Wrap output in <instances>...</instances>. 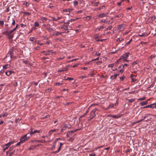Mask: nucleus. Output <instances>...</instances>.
Listing matches in <instances>:
<instances>
[{
    "instance_id": "nucleus-1",
    "label": "nucleus",
    "mask_w": 156,
    "mask_h": 156,
    "mask_svg": "<svg viewBox=\"0 0 156 156\" xmlns=\"http://www.w3.org/2000/svg\"><path fill=\"white\" fill-rule=\"evenodd\" d=\"M3 34L7 35L8 37V38L9 39H12L13 37L14 34L13 33H12L11 30L6 31L3 32Z\"/></svg>"
},
{
    "instance_id": "nucleus-2",
    "label": "nucleus",
    "mask_w": 156,
    "mask_h": 156,
    "mask_svg": "<svg viewBox=\"0 0 156 156\" xmlns=\"http://www.w3.org/2000/svg\"><path fill=\"white\" fill-rule=\"evenodd\" d=\"M31 136L30 135L29 133L24 135L21 138V142L23 143L27 141L30 137Z\"/></svg>"
},
{
    "instance_id": "nucleus-3",
    "label": "nucleus",
    "mask_w": 156,
    "mask_h": 156,
    "mask_svg": "<svg viewBox=\"0 0 156 156\" xmlns=\"http://www.w3.org/2000/svg\"><path fill=\"white\" fill-rule=\"evenodd\" d=\"M98 110V109L95 108L93 109L91 112L89 118L88 119L89 121H90L92 119L94 118L96 116V112Z\"/></svg>"
},
{
    "instance_id": "nucleus-4",
    "label": "nucleus",
    "mask_w": 156,
    "mask_h": 156,
    "mask_svg": "<svg viewBox=\"0 0 156 156\" xmlns=\"http://www.w3.org/2000/svg\"><path fill=\"white\" fill-rule=\"evenodd\" d=\"M42 53H44V55H49L52 54H55L56 52H53L52 50H49L48 51H43L42 52Z\"/></svg>"
},
{
    "instance_id": "nucleus-5",
    "label": "nucleus",
    "mask_w": 156,
    "mask_h": 156,
    "mask_svg": "<svg viewBox=\"0 0 156 156\" xmlns=\"http://www.w3.org/2000/svg\"><path fill=\"white\" fill-rule=\"evenodd\" d=\"M14 142V141H12L11 142H9L7 144H5L3 147V151H5V150L7 149L10 146L13 144Z\"/></svg>"
},
{
    "instance_id": "nucleus-6",
    "label": "nucleus",
    "mask_w": 156,
    "mask_h": 156,
    "mask_svg": "<svg viewBox=\"0 0 156 156\" xmlns=\"http://www.w3.org/2000/svg\"><path fill=\"white\" fill-rule=\"evenodd\" d=\"M13 51L12 50H11L9 51L7 55L5 56V57L4 58H6L8 57H9V56L10 57V58H12L13 54Z\"/></svg>"
},
{
    "instance_id": "nucleus-7",
    "label": "nucleus",
    "mask_w": 156,
    "mask_h": 156,
    "mask_svg": "<svg viewBox=\"0 0 156 156\" xmlns=\"http://www.w3.org/2000/svg\"><path fill=\"white\" fill-rule=\"evenodd\" d=\"M30 130H31V131L30 133H29L30 136H32L33 134H34L36 133H40L41 132L40 130H35L34 131H33V129L32 128H31Z\"/></svg>"
},
{
    "instance_id": "nucleus-8",
    "label": "nucleus",
    "mask_w": 156,
    "mask_h": 156,
    "mask_svg": "<svg viewBox=\"0 0 156 156\" xmlns=\"http://www.w3.org/2000/svg\"><path fill=\"white\" fill-rule=\"evenodd\" d=\"M136 75H133L132 74H131L130 75V77L131 78L132 82H135L136 81Z\"/></svg>"
},
{
    "instance_id": "nucleus-9",
    "label": "nucleus",
    "mask_w": 156,
    "mask_h": 156,
    "mask_svg": "<svg viewBox=\"0 0 156 156\" xmlns=\"http://www.w3.org/2000/svg\"><path fill=\"white\" fill-rule=\"evenodd\" d=\"M124 24H123L119 25L118 26V30L120 31L123 30L124 29Z\"/></svg>"
},
{
    "instance_id": "nucleus-10",
    "label": "nucleus",
    "mask_w": 156,
    "mask_h": 156,
    "mask_svg": "<svg viewBox=\"0 0 156 156\" xmlns=\"http://www.w3.org/2000/svg\"><path fill=\"white\" fill-rule=\"evenodd\" d=\"M108 14V13H102L98 15V16L99 18H102L107 16Z\"/></svg>"
},
{
    "instance_id": "nucleus-11",
    "label": "nucleus",
    "mask_w": 156,
    "mask_h": 156,
    "mask_svg": "<svg viewBox=\"0 0 156 156\" xmlns=\"http://www.w3.org/2000/svg\"><path fill=\"white\" fill-rule=\"evenodd\" d=\"M120 115L119 114H117L116 115H109L108 116L109 117H111L113 118H114L115 119H118L120 117Z\"/></svg>"
},
{
    "instance_id": "nucleus-12",
    "label": "nucleus",
    "mask_w": 156,
    "mask_h": 156,
    "mask_svg": "<svg viewBox=\"0 0 156 156\" xmlns=\"http://www.w3.org/2000/svg\"><path fill=\"white\" fill-rule=\"evenodd\" d=\"M58 139H59L57 138L55 140L53 143V145L51 148V150H53L55 148L56 143Z\"/></svg>"
},
{
    "instance_id": "nucleus-13",
    "label": "nucleus",
    "mask_w": 156,
    "mask_h": 156,
    "mask_svg": "<svg viewBox=\"0 0 156 156\" xmlns=\"http://www.w3.org/2000/svg\"><path fill=\"white\" fill-rule=\"evenodd\" d=\"M63 145V143H60V146H59L57 150L56 151H55L53 152V153H58L61 150V147Z\"/></svg>"
},
{
    "instance_id": "nucleus-14",
    "label": "nucleus",
    "mask_w": 156,
    "mask_h": 156,
    "mask_svg": "<svg viewBox=\"0 0 156 156\" xmlns=\"http://www.w3.org/2000/svg\"><path fill=\"white\" fill-rule=\"evenodd\" d=\"M68 127V125L66 124H64L62 127V128L61 129V131L63 132V131L65 130V129L67 128Z\"/></svg>"
},
{
    "instance_id": "nucleus-15",
    "label": "nucleus",
    "mask_w": 156,
    "mask_h": 156,
    "mask_svg": "<svg viewBox=\"0 0 156 156\" xmlns=\"http://www.w3.org/2000/svg\"><path fill=\"white\" fill-rule=\"evenodd\" d=\"M129 52H127L125 53L124 54L122 55V57H123V59H126L129 56Z\"/></svg>"
},
{
    "instance_id": "nucleus-16",
    "label": "nucleus",
    "mask_w": 156,
    "mask_h": 156,
    "mask_svg": "<svg viewBox=\"0 0 156 156\" xmlns=\"http://www.w3.org/2000/svg\"><path fill=\"white\" fill-rule=\"evenodd\" d=\"M119 75V74H115L113 75L112 76L110 77V79L111 80H113V79H115L116 78L117 76H118Z\"/></svg>"
},
{
    "instance_id": "nucleus-17",
    "label": "nucleus",
    "mask_w": 156,
    "mask_h": 156,
    "mask_svg": "<svg viewBox=\"0 0 156 156\" xmlns=\"http://www.w3.org/2000/svg\"><path fill=\"white\" fill-rule=\"evenodd\" d=\"M69 21H68V23H64L63 24V28H64L65 30L66 29V27H67L69 25Z\"/></svg>"
},
{
    "instance_id": "nucleus-18",
    "label": "nucleus",
    "mask_w": 156,
    "mask_h": 156,
    "mask_svg": "<svg viewBox=\"0 0 156 156\" xmlns=\"http://www.w3.org/2000/svg\"><path fill=\"white\" fill-rule=\"evenodd\" d=\"M58 130V129H52V130H50L49 131V133H48L49 135L50 136L52 134L53 132H55V131H57V130Z\"/></svg>"
},
{
    "instance_id": "nucleus-19",
    "label": "nucleus",
    "mask_w": 156,
    "mask_h": 156,
    "mask_svg": "<svg viewBox=\"0 0 156 156\" xmlns=\"http://www.w3.org/2000/svg\"><path fill=\"white\" fill-rule=\"evenodd\" d=\"M148 102L147 101H142L140 103V105L141 106H143L147 104Z\"/></svg>"
},
{
    "instance_id": "nucleus-20",
    "label": "nucleus",
    "mask_w": 156,
    "mask_h": 156,
    "mask_svg": "<svg viewBox=\"0 0 156 156\" xmlns=\"http://www.w3.org/2000/svg\"><path fill=\"white\" fill-rule=\"evenodd\" d=\"M89 108L86 112L83 115H81L80 118H83L86 116L87 114L89 112Z\"/></svg>"
},
{
    "instance_id": "nucleus-21",
    "label": "nucleus",
    "mask_w": 156,
    "mask_h": 156,
    "mask_svg": "<svg viewBox=\"0 0 156 156\" xmlns=\"http://www.w3.org/2000/svg\"><path fill=\"white\" fill-rule=\"evenodd\" d=\"M150 108H154L156 107V103H154L151 104L150 105Z\"/></svg>"
},
{
    "instance_id": "nucleus-22",
    "label": "nucleus",
    "mask_w": 156,
    "mask_h": 156,
    "mask_svg": "<svg viewBox=\"0 0 156 156\" xmlns=\"http://www.w3.org/2000/svg\"><path fill=\"white\" fill-rule=\"evenodd\" d=\"M12 72H13L11 71H9L5 73V74L7 76H9Z\"/></svg>"
},
{
    "instance_id": "nucleus-23",
    "label": "nucleus",
    "mask_w": 156,
    "mask_h": 156,
    "mask_svg": "<svg viewBox=\"0 0 156 156\" xmlns=\"http://www.w3.org/2000/svg\"><path fill=\"white\" fill-rule=\"evenodd\" d=\"M148 34L145 33L142 34H139L138 36L140 37H146Z\"/></svg>"
},
{
    "instance_id": "nucleus-24",
    "label": "nucleus",
    "mask_w": 156,
    "mask_h": 156,
    "mask_svg": "<svg viewBox=\"0 0 156 156\" xmlns=\"http://www.w3.org/2000/svg\"><path fill=\"white\" fill-rule=\"evenodd\" d=\"M114 105L113 104H110L108 106V107L107 108V109H111L113 107Z\"/></svg>"
},
{
    "instance_id": "nucleus-25",
    "label": "nucleus",
    "mask_w": 156,
    "mask_h": 156,
    "mask_svg": "<svg viewBox=\"0 0 156 156\" xmlns=\"http://www.w3.org/2000/svg\"><path fill=\"white\" fill-rule=\"evenodd\" d=\"M39 26V23L37 22H35L34 24V27H38Z\"/></svg>"
},
{
    "instance_id": "nucleus-26",
    "label": "nucleus",
    "mask_w": 156,
    "mask_h": 156,
    "mask_svg": "<svg viewBox=\"0 0 156 156\" xmlns=\"http://www.w3.org/2000/svg\"><path fill=\"white\" fill-rule=\"evenodd\" d=\"M124 40L123 38H119L117 39L116 41L117 42H121Z\"/></svg>"
},
{
    "instance_id": "nucleus-27",
    "label": "nucleus",
    "mask_w": 156,
    "mask_h": 156,
    "mask_svg": "<svg viewBox=\"0 0 156 156\" xmlns=\"http://www.w3.org/2000/svg\"><path fill=\"white\" fill-rule=\"evenodd\" d=\"M9 65L8 64H6L5 65H4L3 66V68L4 69H6L7 68H9Z\"/></svg>"
},
{
    "instance_id": "nucleus-28",
    "label": "nucleus",
    "mask_w": 156,
    "mask_h": 156,
    "mask_svg": "<svg viewBox=\"0 0 156 156\" xmlns=\"http://www.w3.org/2000/svg\"><path fill=\"white\" fill-rule=\"evenodd\" d=\"M135 99L134 98H132L131 99H129L128 100V101L130 102H133L135 101Z\"/></svg>"
},
{
    "instance_id": "nucleus-29",
    "label": "nucleus",
    "mask_w": 156,
    "mask_h": 156,
    "mask_svg": "<svg viewBox=\"0 0 156 156\" xmlns=\"http://www.w3.org/2000/svg\"><path fill=\"white\" fill-rule=\"evenodd\" d=\"M155 57V56L154 55H151L149 57V59L150 60H152V59L154 58Z\"/></svg>"
},
{
    "instance_id": "nucleus-30",
    "label": "nucleus",
    "mask_w": 156,
    "mask_h": 156,
    "mask_svg": "<svg viewBox=\"0 0 156 156\" xmlns=\"http://www.w3.org/2000/svg\"><path fill=\"white\" fill-rule=\"evenodd\" d=\"M74 131H69L68 132V135L69 134L70 135H71L74 132Z\"/></svg>"
},
{
    "instance_id": "nucleus-31",
    "label": "nucleus",
    "mask_w": 156,
    "mask_h": 156,
    "mask_svg": "<svg viewBox=\"0 0 156 156\" xmlns=\"http://www.w3.org/2000/svg\"><path fill=\"white\" fill-rule=\"evenodd\" d=\"M73 80V78H71V77H70V78L68 77L67 78L65 79V80H69L70 81L71 80Z\"/></svg>"
},
{
    "instance_id": "nucleus-32",
    "label": "nucleus",
    "mask_w": 156,
    "mask_h": 156,
    "mask_svg": "<svg viewBox=\"0 0 156 156\" xmlns=\"http://www.w3.org/2000/svg\"><path fill=\"white\" fill-rule=\"evenodd\" d=\"M104 27L103 26L101 27H100L98 28L96 30H98L100 31L101 30H102L104 28Z\"/></svg>"
},
{
    "instance_id": "nucleus-33",
    "label": "nucleus",
    "mask_w": 156,
    "mask_h": 156,
    "mask_svg": "<svg viewBox=\"0 0 156 156\" xmlns=\"http://www.w3.org/2000/svg\"><path fill=\"white\" fill-rule=\"evenodd\" d=\"M63 18L62 16H60V17H58L57 16L56 18V21H57L58 20H59L60 19H61Z\"/></svg>"
},
{
    "instance_id": "nucleus-34",
    "label": "nucleus",
    "mask_w": 156,
    "mask_h": 156,
    "mask_svg": "<svg viewBox=\"0 0 156 156\" xmlns=\"http://www.w3.org/2000/svg\"><path fill=\"white\" fill-rule=\"evenodd\" d=\"M86 20H90V19H92L91 18V17L90 16H87L86 17Z\"/></svg>"
},
{
    "instance_id": "nucleus-35",
    "label": "nucleus",
    "mask_w": 156,
    "mask_h": 156,
    "mask_svg": "<svg viewBox=\"0 0 156 156\" xmlns=\"http://www.w3.org/2000/svg\"><path fill=\"white\" fill-rule=\"evenodd\" d=\"M15 150H14V151L10 153L9 156H12L13 154H15Z\"/></svg>"
},
{
    "instance_id": "nucleus-36",
    "label": "nucleus",
    "mask_w": 156,
    "mask_h": 156,
    "mask_svg": "<svg viewBox=\"0 0 156 156\" xmlns=\"http://www.w3.org/2000/svg\"><path fill=\"white\" fill-rule=\"evenodd\" d=\"M68 27H66V30H71L72 29L71 27L69 25L68 26H67Z\"/></svg>"
},
{
    "instance_id": "nucleus-37",
    "label": "nucleus",
    "mask_w": 156,
    "mask_h": 156,
    "mask_svg": "<svg viewBox=\"0 0 156 156\" xmlns=\"http://www.w3.org/2000/svg\"><path fill=\"white\" fill-rule=\"evenodd\" d=\"M145 97H142L141 98H140L139 99H138V100H140V101H142V100H144L145 99Z\"/></svg>"
},
{
    "instance_id": "nucleus-38",
    "label": "nucleus",
    "mask_w": 156,
    "mask_h": 156,
    "mask_svg": "<svg viewBox=\"0 0 156 156\" xmlns=\"http://www.w3.org/2000/svg\"><path fill=\"white\" fill-rule=\"evenodd\" d=\"M62 84V83H55V85H58V86H61Z\"/></svg>"
},
{
    "instance_id": "nucleus-39",
    "label": "nucleus",
    "mask_w": 156,
    "mask_h": 156,
    "mask_svg": "<svg viewBox=\"0 0 156 156\" xmlns=\"http://www.w3.org/2000/svg\"><path fill=\"white\" fill-rule=\"evenodd\" d=\"M35 42L36 43H37L38 44H39L40 45H42L44 44L43 43H39L38 41H35Z\"/></svg>"
},
{
    "instance_id": "nucleus-40",
    "label": "nucleus",
    "mask_w": 156,
    "mask_h": 156,
    "mask_svg": "<svg viewBox=\"0 0 156 156\" xmlns=\"http://www.w3.org/2000/svg\"><path fill=\"white\" fill-rule=\"evenodd\" d=\"M122 14H120L118 15L115 16L116 17H120L122 16Z\"/></svg>"
},
{
    "instance_id": "nucleus-41",
    "label": "nucleus",
    "mask_w": 156,
    "mask_h": 156,
    "mask_svg": "<svg viewBox=\"0 0 156 156\" xmlns=\"http://www.w3.org/2000/svg\"><path fill=\"white\" fill-rule=\"evenodd\" d=\"M46 141L44 140H39L38 141V143H43L44 142H46Z\"/></svg>"
},
{
    "instance_id": "nucleus-42",
    "label": "nucleus",
    "mask_w": 156,
    "mask_h": 156,
    "mask_svg": "<svg viewBox=\"0 0 156 156\" xmlns=\"http://www.w3.org/2000/svg\"><path fill=\"white\" fill-rule=\"evenodd\" d=\"M60 34V33L58 32H56V33H54L53 34V35H55V36H58V35Z\"/></svg>"
},
{
    "instance_id": "nucleus-43",
    "label": "nucleus",
    "mask_w": 156,
    "mask_h": 156,
    "mask_svg": "<svg viewBox=\"0 0 156 156\" xmlns=\"http://www.w3.org/2000/svg\"><path fill=\"white\" fill-rule=\"evenodd\" d=\"M114 64H110L108 65V67H113L114 66Z\"/></svg>"
},
{
    "instance_id": "nucleus-44",
    "label": "nucleus",
    "mask_w": 156,
    "mask_h": 156,
    "mask_svg": "<svg viewBox=\"0 0 156 156\" xmlns=\"http://www.w3.org/2000/svg\"><path fill=\"white\" fill-rule=\"evenodd\" d=\"M78 4V2L77 1H75L73 2V5H77Z\"/></svg>"
},
{
    "instance_id": "nucleus-45",
    "label": "nucleus",
    "mask_w": 156,
    "mask_h": 156,
    "mask_svg": "<svg viewBox=\"0 0 156 156\" xmlns=\"http://www.w3.org/2000/svg\"><path fill=\"white\" fill-rule=\"evenodd\" d=\"M35 39V38L34 37H31L30 39V40L31 41H33Z\"/></svg>"
},
{
    "instance_id": "nucleus-46",
    "label": "nucleus",
    "mask_w": 156,
    "mask_h": 156,
    "mask_svg": "<svg viewBox=\"0 0 156 156\" xmlns=\"http://www.w3.org/2000/svg\"><path fill=\"white\" fill-rule=\"evenodd\" d=\"M4 22L3 21H0V24L3 26L4 25Z\"/></svg>"
},
{
    "instance_id": "nucleus-47",
    "label": "nucleus",
    "mask_w": 156,
    "mask_h": 156,
    "mask_svg": "<svg viewBox=\"0 0 156 156\" xmlns=\"http://www.w3.org/2000/svg\"><path fill=\"white\" fill-rule=\"evenodd\" d=\"M150 105H148L146 106L142 107V108H150Z\"/></svg>"
},
{
    "instance_id": "nucleus-48",
    "label": "nucleus",
    "mask_w": 156,
    "mask_h": 156,
    "mask_svg": "<svg viewBox=\"0 0 156 156\" xmlns=\"http://www.w3.org/2000/svg\"><path fill=\"white\" fill-rule=\"evenodd\" d=\"M106 19H102V20H101V22L100 23H102V22H104V23H105V22H106Z\"/></svg>"
},
{
    "instance_id": "nucleus-49",
    "label": "nucleus",
    "mask_w": 156,
    "mask_h": 156,
    "mask_svg": "<svg viewBox=\"0 0 156 156\" xmlns=\"http://www.w3.org/2000/svg\"><path fill=\"white\" fill-rule=\"evenodd\" d=\"M132 40V39H131L127 43H126V45H128L129 44L131 43Z\"/></svg>"
},
{
    "instance_id": "nucleus-50",
    "label": "nucleus",
    "mask_w": 156,
    "mask_h": 156,
    "mask_svg": "<svg viewBox=\"0 0 156 156\" xmlns=\"http://www.w3.org/2000/svg\"><path fill=\"white\" fill-rule=\"evenodd\" d=\"M8 114L7 113H5L4 114H3L2 115V116L5 117L6 116L8 115Z\"/></svg>"
},
{
    "instance_id": "nucleus-51",
    "label": "nucleus",
    "mask_w": 156,
    "mask_h": 156,
    "mask_svg": "<svg viewBox=\"0 0 156 156\" xmlns=\"http://www.w3.org/2000/svg\"><path fill=\"white\" fill-rule=\"evenodd\" d=\"M112 28V26H109L106 29V30H111Z\"/></svg>"
},
{
    "instance_id": "nucleus-52",
    "label": "nucleus",
    "mask_w": 156,
    "mask_h": 156,
    "mask_svg": "<svg viewBox=\"0 0 156 156\" xmlns=\"http://www.w3.org/2000/svg\"><path fill=\"white\" fill-rule=\"evenodd\" d=\"M129 66V65L127 64H126V63H125L124 64V65H122V68H124V66Z\"/></svg>"
},
{
    "instance_id": "nucleus-53",
    "label": "nucleus",
    "mask_w": 156,
    "mask_h": 156,
    "mask_svg": "<svg viewBox=\"0 0 156 156\" xmlns=\"http://www.w3.org/2000/svg\"><path fill=\"white\" fill-rule=\"evenodd\" d=\"M78 65H79V64L78 63H77L76 64H75V65L73 66V68L76 67H77Z\"/></svg>"
},
{
    "instance_id": "nucleus-54",
    "label": "nucleus",
    "mask_w": 156,
    "mask_h": 156,
    "mask_svg": "<svg viewBox=\"0 0 156 156\" xmlns=\"http://www.w3.org/2000/svg\"><path fill=\"white\" fill-rule=\"evenodd\" d=\"M104 7H105V6H101V7H100L98 8V9L99 10H101V9H103V8Z\"/></svg>"
},
{
    "instance_id": "nucleus-55",
    "label": "nucleus",
    "mask_w": 156,
    "mask_h": 156,
    "mask_svg": "<svg viewBox=\"0 0 156 156\" xmlns=\"http://www.w3.org/2000/svg\"><path fill=\"white\" fill-rule=\"evenodd\" d=\"M20 25H21V27H22L23 28H24V27H25L26 26V25L25 24H24L23 23H21L20 24Z\"/></svg>"
},
{
    "instance_id": "nucleus-56",
    "label": "nucleus",
    "mask_w": 156,
    "mask_h": 156,
    "mask_svg": "<svg viewBox=\"0 0 156 156\" xmlns=\"http://www.w3.org/2000/svg\"><path fill=\"white\" fill-rule=\"evenodd\" d=\"M137 64V61H135L134 62H133V65H135L136 64Z\"/></svg>"
},
{
    "instance_id": "nucleus-57",
    "label": "nucleus",
    "mask_w": 156,
    "mask_h": 156,
    "mask_svg": "<svg viewBox=\"0 0 156 156\" xmlns=\"http://www.w3.org/2000/svg\"><path fill=\"white\" fill-rule=\"evenodd\" d=\"M64 58V57L59 58H58V60L60 61L61 60L63 59Z\"/></svg>"
},
{
    "instance_id": "nucleus-58",
    "label": "nucleus",
    "mask_w": 156,
    "mask_h": 156,
    "mask_svg": "<svg viewBox=\"0 0 156 156\" xmlns=\"http://www.w3.org/2000/svg\"><path fill=\"white\" fill-rule=\"evenodd\" d=\"M69 140L70 141L72 142L73 141V139L72 137L70 138L69 139Z\"/></svg>"
},
{
    "instance_id": "nucleus-59",
    "label": "nucleus",
    "mask_w": 156,
    "mask_h": 156,
    "mask_svg": "<svg viewBox=\"0 0 156 156\" xmlns=\"http://www.w3.org/2000/svg\"><path fill=\"white\" fill-rule=\"evenodd\" d=\"M41 19H42V20H46V21L47 20V18H46L45 17H44L41 18Z\"/></svg>"
},
{
    "instance_id": "nucleus-60",
    "label": "nucleus",
    "mask_w": 156,
    "mask_h": 156,
    "mask_svg": "<svg viewBox=\"0 0 156 156\" xmlns=\"http://www.w3.org/2000/svg\"><path fill=\"white\" fill-rule=\"evenodd\" d=\"M49 31H51L53 30V29L51 28H49L47 29Z\"/></svg>"
},
{
    "instance_id": "nucleus-61",
    "label": "nucleus",
    "mask_w": 156,
    "mask_h": 156,
    "mask_svg": "<svg viewBox=\"0 0 156 156\" xmlns=\"http://www.w3.org/2000/svg\"><path fill=\"white\" fill-rule=\"evenodd\" d=\"M52 20L56 21V20L55 17H52Z\"/></svg>"
},
{
    "instance_id": "nucleus-62",
    "label": "nucleus",
    "mask_w": 156,
    "mask_h": 156,
    "mask_svg": "<svg viewBox=\"0 0 156 156\" xmlns=\"http://www.w3.org/2000/svg\"><path fill=\"white\" fill-rule=\"evenodd\" d=\"M82 12H83L82 10H79V11H78L77 12V13H80Z\"/></svg>"
},
{
    "instance_id": "nucleus-63",
    "label": "nucleus",
    "mask_w": 156,
    "mask_h": 156,
    "mask_svg": "<svg viewBox=\"0 0 156 156\" xmlns=\"http://www.w3.org/2000/svg\"><path fill=\"white\" fill-rule=\"evenodd\" d=\"M24 5L26 6H27L29 5V3L27 2L24 3Z\"/></svg>"
},
{
    "instance_id": "nucleus-64",
    "label": "nucleus",
    "mask_w": 156,
    "mask_h": 156,
    "mask_svg": "<svg viewBox=\"0 0 156 156\" xmlns=\"http://www.w3.org/2000/svg\"><path fill=\"white\" fill-rule=\"evenodd\" d=\"M95 154H89V155L90 156H95Z\"/></svg>"
}]
</instances>
